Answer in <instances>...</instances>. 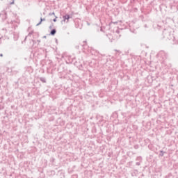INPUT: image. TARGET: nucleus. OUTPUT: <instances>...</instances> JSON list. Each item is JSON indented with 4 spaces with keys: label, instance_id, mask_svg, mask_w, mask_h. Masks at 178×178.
Segmentation results:
<instances>
[{
    "label": "nucleus",
    "instance_id": "f257e3e1",
    "mask_svg": "<svg viewBox=\"0 0 178 178\" xmlns=\"http://www.w3.org/2000/svg\"><path fill=\"white\" fill-rule=\"evenodd\" d=\"M63 23H69V19H70V15H66L63 17Z\"/></svg>",
    "mask_w": 178,
    "mask_h": 178
},
{
    "label": "nucleus",
    "instance_id": "f03ea898",
    "mask_svg": "<svg viewBox=\"0 0 178 178\" xmlns=\"http://www.w3.org/2000/svg\"><path fill=\"white\" fill-rule=\"evenodd\" d=\"M56 33V30H55V29H53V30L51 31V35H55Z\"/></svg>",
    "mask_w": 178,
    "mask_h": 178
},
{
    "label": "nucleus",
    "instance_id": "7ed1b4c3",
    "mask_svg": "<svg viewBox=\"0 0 178 178\" xmlns=\"http://www.w3.org/2000/svg\"><path fill=\"white\" fill-rule=\"evenodd\" d=\"M43 21H45V19L41 18L40 23L37 24V26H40V24H41V23H42Z\"/></svg>",
    "mask_w": 178,
    "mask_h": 178
},
{
    "label": "nucleus",
    "instance_id": "20e7f679",
    "mask_svg": "<svg viewBox=\"0 0 178 178\" xmlns=\"http://www.w3.org/2000/svg\"><path fill=\"white\" fill-rule=\"evenodd\" d=\"M54 22H56V18H55V19H54Z\"/></svg>",
    "mask_w": 178,
    "mask_h": 178
},
{
    "label": "nucleus",
    "instance_id": "39448f33",
    "mask_svg": "<svg viewBox=\"0 0 178 178\" xmlns=\"http://www.w3.org/2000/svg\"><path fill=\"white\" fill-rule=\"evenodd\" d=\"M1 56H2V54H1Z\"/></svg>",
    "mask_w": 178,
    "mask_h": 178
}]
</instances>
